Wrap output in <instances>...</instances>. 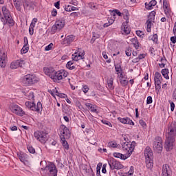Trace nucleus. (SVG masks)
Returning <instances> with one entry per match:
<instances>
[{"label":"nucleus","instance_id":"obj_1","mask_svg":"<svg viewBox=\"0 0 176 176\" xmlns=\"http://www.w3.org/2000/svg\"><path fill=\"white\" fill-rule=\"evenodd\" d=\"M1 9L3 14V16L1 18L2 23L4 25L8 24L9 27H13L14 25V21L13 20V18H12L10 11H9L6 6L2 7Z\"/></svg>","mask_w":176,"mask_h":176},{"label":"nucleus","instance_id":"obj_2","mask_svg":"<svg viewBox=\"0 0 176 176\" xmlns=\"http://www.w3.org/2000/svg\"><path fill=\"white\" fill-rule=\"evenodd\" d=\"M45 176H57V167L53 162H50L43 169Z\"/></svg>","mask_w":176,"mask_h":176},{"label":"nucleus","instance_id":"obj_3","mask_svg":"<svg viewBox=\"0 0 176 176\" xmlns=\"http://www.w3.org/2000/svg\"><path fill=\"white\" fill-rule=\"evenodd\" d=\"M23 83L25 86H31L38 83V78L35 74H28L23 78Z\"/></svg>","mask_w":176,"mask_h":176},{"label":"nucleus","instance_id":"obj_4","mask_svg":"<svg viewBox=\"0 0 176 176\" xmlns=\"http://www.w3.org/2000/svg\"><path fill=\"white\" fill-rule=\"evenodd\" d=\"M153 146L155 152L160 153L163 151V140L161 137H155L153 143Z\"/></svg>","mask_w":176,"mask_h":176},{"label":"nucleus","instance_id":"obj_5","mask_svg":"<svg viewBox=\"0 0 176 176\" xmlns=\"http://www.w3.org/2000/svg\"><path fill=\"white\" fill-rule=\"evenodd\" d=\"M34 137L38 140L41 144H45L48 140V134L46 131H37L34 132Z\"/></svg>","mask_w":176,"mask_h":176},{"label":"nucleus","instance_id":"obj_6","mask_svg":"<svg viewBox=\"0 0 176 176\" xmlns=\"http://www.w3.org/2000/svg\"><path fill=\"white\" fill-rule=\"evenodd\" d=\"M166 138L175 140L176 138V122H173L168 128L166 135Z\"/></svg>","mask_w":176,"mask_h":176},{"label":"nucleus","instance_id":"obj_7","mask_svg":"<svg viewBox=\"0 0 176 176\" xmlns=\"http://www.w3.org/2000/svg\"><path fill=\"white\" fill-rule=\"evenodd\" d=\"M25 107H27L28 109H31V111H34L39 113L41 112V109H42V103L41 102H38L36 105L34 101L32 102L28 101L25 102Z\"/></svg>","mask_w":176,"mask_h":176},{"label":"nucleus","instance_id":"obj_8","mask_svg":"<svg viewBox=\"0 0 176 176\" xmlns=\"http://www.w3.org/2000/svg\"><path fill=\"white\" fill-rule=\"evenodd\" d=\"M68 76V72H65L64 70H60L58 72H55L54 74L51 79L54 80V82H58V80H62V79H65Z\"/></svg>","mask_w":176,"mask_h":176},{"label":"nucleus","instance_id":"obj_9","mask_svg":"<svg viewBox=\"0 0 176 176\" xmlns=\"http://www.w3.org/2000/svg\"><path fill=\"white\" fill-rule=\"evenodd\" d=\"M122 148L123 151H127L126 153L130 156L135 148V142L133 141L131 143L127 142H124L122 144Z\"/></svg>","mask_w":176,"mask_h":176},{"label":"nucleus","instance_id":"obj_10","mask_svg":"<svg viewBox=\"0 0 176 176\" xmlns=\"http://www.w3.org/2000/svg\"><path fill=\"white\" fill-rule=\"evenodd\" d=\"M109 165L110 166L111 170H122L123 167V164L120 163V162L117 161L115 158H111L109 161Z\"/></svg>","mask_w":176,"mask_h":176},{"label":"nucleus","instance_id":"obj_11","mask_svg":"<svg viewBox=\"0 0 176 176\" xmlns=\"http://www.w3.org/2000/svg\"><path fill=\"white\" fill-rule=\"evenodd\" d=\"M65 25V20L60 19L55 22V24L52 26L53 32H56L57 30L60 31V30H63L64 26Z\"/></svg>","mask_w":176,"mask_h":176},{"label":"nucleus","instance_id":"obj_12","mask_svg":"<svg viewBox=\"0 0 176 176\" xmlns=\"http://www.w3.org/2000/svg\"><path fill=\"white\" fill-rule=\"evenodd\" d=\"M11 111H12L13 113L18 115V116H24V115H25V112H24L23 109L17 104H12Z\"/></svg>","mask_w":176,"mask_h":176},{"label":"nucleus","instance_id":"obj_13","mask_svg":"<svg viewBox=\"0 0 176 176\" xmlns=\"http://www.w3.org/2000/svg\"><path fill=\"white\" fill-rule=\"evenodd\" d=\"M175 142V139L166 138L165 141L164 148L167 152H170L171 149L174 147V142Z\"/></svg>","mask_w":176,"mask_h":176},{"label":"nucleus","instance_id":"obj_14","mask_svg":"<svg viewBox=\"0 0 176 176\" xmlns=\"http://www.w3.org/2000/svg\"><path fill=\"white\" fill-rule=\"evenodd\" d=\"M60 138L61 137H65V138H67V137H69L70 135V132H69V129H68V128L67 126H65V125L62 124L60 126Z\"/></svg>","mask_w":176,"mask_h":176},{"label":"nucleus","instance_id":"obj_15","mask_svg":"<svg viewBox=\"0 0 176 176\" xmlns=\"http://www.w3.org/2000/svg\"><path fill=\"white\" fill-rule=\"evenodd\" d=\"M25 63H24V60H17L14 62L11 63L10 64V68L11 69H16L20 67L21 68H23V65H24Z\"/></svg>","mask_w":176,"mask_h":176},{"label":"nucleus","instance_id":"obj_16","mask_svg":"<svg viewBox=\"0 0 176 176\" xmlns=\"http://www.w3.org/2000/svg\"><path fill=\"white\" fill-rule=\"evenodd\" d=\"M34 6L35 4L34 2L31 1L30 0H24L23 7L26 10H34Z\"/></svg>","mask_w":176,"mask_h":176},{"label":"nucleus","instance_id":"obj_17","mask_svg":"<svg viewBox=\"0 0 176 176\" xmlns=\"http://www.w3.org/2000/svg\"><path fill=\"white\" fill-rule=\"evenodd\" d=\"M162 176H171V168L168 164L163 165Z\"/></svg>","mask_w":176,"mask_h":176},{"label":"nucleus","instance_id":"obj_18","mask_svg":"<svg viewBox=\"0 0 176 176\" xmlns=\"http://www.w3.org/2000/svg\"><path fill=\"white\" fill-rule=\"evenodd\" d=\"M85 51L82 52H76L72 55L73 61H78V60H83L85 58Z\"/></svg>","mask_w":176,"mask_h":176},{"label":"nucleus","instance_id":"obj_19","mask_svg":"<svg viewBox=\"0 0 176 176\" xmlns=\"http://www.w3.org/2000/svg\"><path fill=\"white\" fill-rule=\"evenodd\" d=\"M144 156L146 160L153 159V152L149 146H146L144 149Z\"/></svg>","mask_w":176,"mask_h":176},{"label":"nucleus","instance_id":"obj_20","mask_svg":"<svg viewBox=\"0 0 176 176\" xmlns=\"http://www.w3.org/2000/svg\"><path fill=\"white\" fill-rule=\"evenodd\" d=\"M43 71L45 75H47L51 78L56 72V70H54V68L53 67H44Z\"/></svg>","mask_w":176,"mask_h":176},{"label":"nucleus","instance_id":"obj_21","mask_svg":"<svg viewBox=\"0 0 176 176\" xmlns=\"http://www.w3.org/2000/svg\"><path fill=\"white\" fill-rule=\"evenodd\" d=\"M122 34L124 35H129V34H130L131 31V30H130V27H129V23H123L122 25Z\"/></svg>","mask_w":176,"mask_h":176},{"label":"nucleus","instance_id":"obj_22","mask_svg":"<svg viewBox=\"0 0 176 176\" xmlns=\"http://www.w3.org/2000/svg\"><path fill=\"white\" fill-rule=\"evenodd\" d=\"M6 58H8V56L5 53L0 55V67L1 68L6 67Z\"/></svg>","mask_w":176,"mask_h":176},{"label":"nucleus","instance_id":"obj_23","mask_svg":"<svg viewBox=\"0 0 176 176\" xmlns=\"http://www.w3.org/2000/svg\"><path fill=\"white\" fill-rule=\"evenodd\" d=\"M118 119L121 123H123L124 124H131L132 126H134V122H133V120H131L129 118L126 117L122 118L119 117Z\"/></svg>","mask_w":176,"mask_h":176},{"label":"nucleus","instance_id":"obj_24","mask_svg":"<svg viewBox=\"0 0 176 176\" xmlns=\"http://www.w3.org/2000/svg\"><path fill=\"white\" fill-rule=\"evenodd\" d=\"M75 41V36L69 35L64 39V45H71Z\"/></svg>","mask_w":176,"mask_h":176},{"label":"nucleus","instance_id":"obj_25","mask_svg":"<svg viewBox=\"0 0 176 176\" xmlns=\"http://www.w3.org/2000/svg\"><path fill=\"white\" fill-rule=\"evenodd\" d=\"M14 5L18 12H21V6H23L21 0H14Z\"/></svg>","mask_w":176,"mask_h":176},{"label":"nucleus","instance_id":"obj_26","mask_svg":"<svg viewBox=\"0 0 176 176\" xmlns=\"http://www.w3.org/2000/svg\"><path fill=\"white\" fill-rule=\"evenodd\" d=\"M156 3H157V1L156 0H153L148 3H145V8L146 9H148V10H151L153 6H156Z\"/></svg>","mask_w":176,"mask_h":176},{"label":"nucleus","instance_id":"obj_27","mask_svg":"<svg viewBox=\"0 0 176 176\" xmlns=\"http://www.w3.org/2000/svg\"><path fill=\"white\" fill-rule=\"evenodd\" d=\"M146 166L148 170L153 168V159L146 160Z\"/></svg>","mask_w":176,"mask_h":176},{"label":"nucleus","instance_id":"obj_28","mask_svg":"<svg viewBox=\"0 0 176 176\" xmlns=\"http://www.w3.org/2000/svg\"><path fill=\"white\" fill-rule=\"evenodd\" d=\"M18 157L22 163H24L28 159V155L25 153H19L18 154Z\"/></svg>","mask_w":176,"mask_h":176},{"label":"nucleus","instance_id":"obj_29","mask_svg":"<svg viewBox=\"0 0 176 176\" xmlns=\"http://www.w3.org/2000/svg\"><path fill=\"white\" fill-rule=\"evenodd\" d=\"M154 82L156 90L162 87V78H154Z\"/></svg>","mask_w":176,"mask_h":176},{"label":"nucleus","instance_id":"obj_30","mask_svg":"<svg viewBox=\"0 0 176 176\" xmlns=\"http://www.w3.org/2000/svg\"><path fill=\"white\" fill-rule=\"evenodd\" d=\"M131 42L136 49H138V47H140V42H138V39L137 38V37L131 38Z\"/></svg>","mask_w":176,"mask_h":176},{"label":"nucleus","instance_id":"obj_31","mask_svg":"<svg viewBox=\"0 0 176 176\" xmlns=\"http://www.w3.org/2000/svg\"><path fill=\"white\" fill-rule=\"evenodd\" d=\"M107 86L110 90L115 89V86H113V78L111 77L107 80Z\"/></svg>","mask_w":176,"mask_h":176},{"label":"nucleus","instance_id":"obj_32","mask_svg":"<svg viewBox=\"0 0 176 176\" xmlns=\"http://www.w3.org/2000/svg\"><path fill=\"white\" fill-rule=\"evenodd\" d=\"M65 137H61L60 140L62 141V144L63 146L65 148V149H69V145H68V142H67V140H65Z\"/></svg>","mask_w":176,"mask_h":176},{"label":"nucleus","instance_id":"obj_33","mask_svg":"<svg viewBox=\"0 0 176 176\" xmlns=\"http://www.w3.org/2000/svg\"><path fill=\"white\" fill-rule=\"evenodd\" d=\"M65 10H66V12H74L75 10H79V8L68 5L67 6L65 7Z\"/></svg>","mask_w":176,"mask_h":176},{"label":"nucleus","instance_id":"obj_34","mask_svg":"<svg viewBox=\"0 0 176 176\" xmlns=\"http://www.w3.org/2000/svg\"><path fill=\"white\" fill-rule=\"evenodd\" d=\"M146 25L147 27L146 31L147 32H151V28H152V21L150 19H147L146 22Z\"/></svg>","mask_w":176,"mask_h":176},{"label":"nucleus","instance_id":"obj_35","mask_svg":"<svg viewBox=\"0 0 176 176\" xmlns=\"http://www.w3.org/2000/svg\"><path fill=\"white\" fill-rule=\"evenodd\" d=\"M66 68H67L68 69H70V70L75 69V66L74 65V62L72 60L67 62V63L66 64Z\"/></svg>","mask_w":176,"mask_h":176},{"label":"nucleus","instance_id":"obj_36","mask_svg":"<svg viewBox=\"0 0 176 176\" xmlns=\"http://www.w3.org/2000/svg\"><path fill=\"white\" fill-rule=\"evenodd\" d=\"M162 74L165 79H170V77L168 76V69H163L162 70Z\"/></svg>","mask_w":176,"mask_h":176},{"label":"nucleus","instance_id":"obj_37","mask_svg":"<svg viewBox=\"0 0 176 176\" xmlns=\"http://www.w3.org/2000/svg\"><path fill=\"white\" fill-rule=\"evenodd\" d=\"M28 100H30V101H34L35 100V95L34 94V92H30L29 94L27 96Z\"/></svg>","mask_w":176,"mask_h":176},{"label":"nucleus","instance_id":"obj_38","mask_svg":"<svg viewBox=\"0 0 176 176\" xmlns=\"http://www.w3.org/2000/svg\"><path fill=\"white\" fill-rule=\"evenodd\" d=\"M155 16H156V12L152 11L150 12L148 20L153 21L155 20Z\"/></svg>","mask_w":176,"mask_h":176},{"label":"nucleus","instance_id":"obj_39","mask_svg":"<svg viewBox=\"0 0 176 176\" xmlns=\"http://www.w3.org/2000/svg\"><path fill=\"white\" fill-rule=\"evenodd\" d=\"M115 23V20L109 19L108 23H106L103 25L104 28H107V27H109V25H112Z\"/></svg>","mask_w":176,"mask_h":176},{"label":"nucleus","instance_id":"obj_40","mask_svg":"<svg viewBox=\"0 0 176 176\" xmlns=\"http://www.w3.org/2000/svg\"><path fill=\"white\" fill-rule=\"evenodd\" d=\"M108 146L109 148H118V143H116V142H109Z\"/></svg>","mask_w":176,"mask_h":176},{"label":"nucleus","instance_id":"obj_41","mask_svg":"<svg viewBox=\"0 0 176 176\" xmlns=\"http://www.w3.org/2000/svg\"><path fill=\"white\" fill-rule=\"evenodd\" d=\"M120 82L123 87L127 86V85H129V80L123 78L120 79Z\"/></svg>","mask_w":176,"mask_h":176},{"label":"nucleus","instance_id":"obj_42","mask_svg":"<svg viewBox=\"0 0 176 176\" xmlns=\"http://www.w3.org/2000/svg\"><path fill=\"white\" fill-rule=\"evenodd\" d=\"M150 41H153V42H155V43H157V34H155L153 36H151L149 37Z\"/></svg>","mask_w":176,"mask_h":176},{"label":"nucleus","instance_id":"obj_43","mask_svg":"<svg viewBox=\"0 0 176 176\" xmlns=\"http://www.w3.org/2000/svg\"><path fill=\"white\" fill-rule=\"evenodd\" d=\"M91 112H93L94 113H98V111L97 110V106L92 104V107H91V109H89Z\"/></svg>","mask_w":176,"mask_h":176},{"label":"nucleus","instance_id":"obj_44","mask_svg":"<svg viewBox=\"0 0 176 176\" xmlns=\"http://www.w3.org/2000/svg\"><path fill=\"white\" fill-rule=\"evenodd\" d=\"M29 47L25 46V45L23 46V47L21 50V54H25V53H28Z\"/></svg>","mask_w":176,"mask_h":176},{"label":"nucleus","instance_id":"obj_45","mask_svg":"<svg viewBox=\"0 0 176 176\" xmlns=\"http://www.w3.org/2000/svg\"><path fill=\"white\" fill-rule=\"evenodd\" d=\"M115 68H116V72H118V74H120V72H122V67L119 64L115 65Z\"/></svg>","mask_w":176,"mask_h":176},{"label":"nucleus","instance_id":"obj_46","mask_svg":"<svg viewBox=\"0 0 176 176\" xmlns=\"http://www.w3.org/2000/svg\"><path fill=\"white\" fill-rule=\"evenodd\" d=\"M129 16L130 14H129V12H127L126 14L124 15V19L126 20V21L124 23H126V24H129V21L130 20V17H129Z\"/></svg>","mask_w":176,"mask_h":176},{"label":"nucleus","instance_id":"obj_47","mask_svg":"<svg viewBox=\"0 0 176 176\" xmlns=\"http://www.w3.org/2000/svg\"><path fill=\"white\" fill-rule=\"evenodd\" d=\"M136 34L138 36H140V38H144V36H145V33H144V32L140 30H137Z\"/></svg>","mask_w":176,"mask_h":176},{"label":"nucleus","instance_id":"obj_48","mask_svg":"<svg viewBox=\"0 0 176 176\" xmlns=\"http://www.w3.org/2000/svg\"><path fill=\"white\" fill-rule=\"evenodd\" d=\"M102 123H103V124H107V126H109V127H112V124H111V122L107 120H101Z\"/></svg>","mask_w":176,"mask_h":176},{"label":"nucleus","instance_id":"obj_49","mask_svg":"<svg viewBox=\"0 0 176 176\" xmlns=\"http://www.w3.org/2000/svg\"><path fill=\"white\" fill-rule=\"evenodd\" d=\"M36 23H38V19L34 18L30 23V26L35 28Z\"/></svg>","mask_w":176,"mask_h":176},{"label":"nucleus","instance_id":"obj_50","mask_svg":"<svg viewBox=\"0 0 176 176\" xmlns=\"http://www.w3.org/2000/svg\"><path fill=\"white\" fill-rule=\"evenodd\" d=\"M116 14H118V16H120V17H122L123 16V14L119 11V10H115L114 13L113 14V16H116Z\"/></svg>","mask_w":176,"mask_h":176},{"label":"nucleus","instance_id":"obj_51","mask_svg":"<svg viewBox=\"0 0 176 176\" xmlns=\"http://www.w3.org/2000/svg\"><path fill=\"white\" fill-rule=\"evenodd\" d=\"M164 13L167 17L170 16V10H168V7L164 8Z\"/></svg>","mask_w":176,"mask_h":176},{"label":"nucleus","instance_id":"obj_52","mask_svg":"<svg viewBox=\"0 0 176 176\" xmlns=\"http://www.w3.org/2000/svg\"><path fill=\"white\" fill-rule=\"evenodd\" d=\"M154 79H162V74L157 72H155Z\"/></svg>","mask_w":176,"mask_h":176},{"label":"nucleus","instance_id":"obj_53","mask_svg":"<svg viewBox=\"0 0 176 176\" xmlns=\"http://www.w3.org/2000/svg\"><path fill=\"white\" fill-rule=\"evenodd\" d=\"M125 53H126V56H127V57H130V56H131V50L130 48H126Z\"/></svg>","mask_w":176,"mask_h":176},{"label":"nucleus","instance_id":"obj_54","mask_svg":"<svg viewBox=\"0 0 176 176\" xmlns=\"http://www.w3.org/2000/svg\"><path fill=\"white\" fill-rule=\"evenodd\" d=\"M52 48H53V43H50L45 47V51L49 52V50H52Z\"/></svg>","mask_w":176,"mask_h":176},{"label":"nucleus","instance_id":"obj_55","mask_svg":"<svg viewBox=\"0 0 176 176\" xmlns=\"http://www.w3.org/2000/svg\"><path fill=\"white\" fill-rule=\"evenodd\" d=\"M169 103L170 104V111H171V112H174V109L175 108V104H174L170 100H169Z\"/></svg>","mask_w":176,"mask_h":176},{"label":"nucleus","instance_id":"obj_56","mask_svg":"<svg viewBox=\"0 0 176 176\" xmlns=\"http://www.w3.org/2000/svg\"><path fill=\"white\" fill-rule=\"evenodd\" d=\"M28 150L29 151L30 153H35V148L32 146H28Z\"/></svg>","mask_w":176,"mask_h":176},{"label":"nucleus","instance_id":"obj_57","mask_svg":"<svg viewBox=\"0 0 176 176\" xmlns=\"http://www.w3.org/2000/svg\"><path fill=\"white\" fill-rule=\"evenodd\" d=\"M102 173L103 174H107V164H104L102 168Z\"/></svg>","mask_w":176,"mask_h":176},{"label":"nucleus","instance_id":"obj_58","mask_svg":"<svg viewBox=\"0 0 176 176\" xmlns=\"http://www.w3.org/2000/svg\"><path fill=\"white\" fill-rule=\"evenodd\" d=\"M34 26H30L29 28V34L30 35H34Z\"/></svg>","mask_w":176,"mask_h":176},{"label":"nucleus","instance_id":"obj_59","mask_svg":"<svg viewBox=\"0 0 176 176\" xmlns=\"http://www.w3.org/2000/svg\"><path fill=\"white\" fill-rule=\"evenodd\" d=\"M153 100H152V96H148L147 97V100H146V104H152Z\"/></svg>","mask_w":176,"mask_h":176},{"label":"nucleus","instance_id":"obj_60","mask_svg":"<svg viewBox=\"0 0 176 176\" xmlns=\"http://www.w3.org/2000/svg\"><path fill=\"white\" fill-rule=\"evenodd\" d=\"M82 91L84 93H87V91H89V87H87V85H84L82 87Z\"/></svg>","mask_w":176,"mask_h":176},{"label":"nucleus","instance_id":"obj_61","mask_svg":"<svg viewBox=\"0 0 176 176\" xmlns=\"http://www.w3.org/2000/svg\"><path fill=\"white\" fill-rule=\"evenodd\" d=\"M52 16H53V17H56L57 16V10L54 8L53 9L52 11Z\"/></svg>","mask_w":176,"mask_h":176},{"label":"nucleus","instance_id":"obj_62","mask_svg":"<svg viewBox=\"0 0 176 176\" xmlns=\"http://www.w3.org/2000/svg\"><path fill=\"white\" fill-rule=\"evenodd\" d=\"M140 124L142 125V127H146V123H145V121L140 120L139 121Z\"/></svg>","mask_w":176,"mask_h":176},{"label":"nucleus","instance_id":"obj_63","mask_svg":"<svg viewBox=\"0 0 176 176\" xmlns=\"http://www.w3.org/2000/svg\"><path fill=\"white\" fill-rule=\"evenodd\" d=\"M170 41H171L172 43H176V36H175H175L170 37Z\"/></svg>","mask_w":176,"mask_h":176},{"label":"nucleus","instance_id":"obj_64","mask_svg":"<svg viewBox=\"0 0 176 176\" xmlns=\"http://www.w3.org/2000/svg\"><path fill=\"white\" fill-rule=\"evenodd\" d=\"M173 34L174 35L176 36V22L174 24V27H173Z\"/></svg>","mask_w":176,"mask_h":176}]
</instances>
